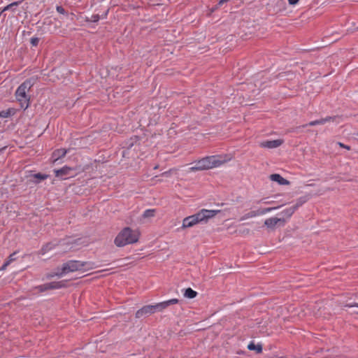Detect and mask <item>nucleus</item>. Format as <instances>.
Listing matches in <instances>:
<instances>
[{
  "instance_id": "f257e3e1",
  "label": "nucleus",
  "mask_w": 358,
  "mask_h": 358,
  "mask_svg": "<svg viewBox=\"0 0 358 358\" xmlns=\"http://www.w3.org/2000/svg\"><path fill=\"white\" fill-rule=\"evenodd\" d=\"M231 159L232 156L230 155L206 157L196 162L195 165L189 169V171L195 172L219 167L231 161Z\"/></svg>"
},
{
  "instance_id": "f03ea898",
  "label": "nucleus",
  "mask_w": 358,
  "mask_h": 358,
  "mask_svg": "<svg viewBox=\"0 0 358 358\" xmlns=\"http://www.w3.org/2000/svg\"><path fill=\"white\" fill-rule=\"evenodd\" d=\"M93 268L92 263L70 260L64 263L61 268H57L56 271L50 272L46 275L48 279L55 276L61 278L67 273L76 271H86Z\"/></svg>"
},
{
  "instance_id": "7ed1b4c3",
  "label": "nucleus",
  "mask_w": 358,
  "mask_h": 358,
  "mask_svg": "<svg viewBox=\"0 0 358 358\" xmlns=\"http://www.w3.org/2000/svg\"><path fill=\"white\" fill-rule=\"evenodd\" d=\"M140 237V232L129 227L124 228L115 237L114 243L117 247L136 243Z\"/></svg>"
},
{
  "instance_id": "20e7f679",
  "label": "nucleus",
  "mask_w": 358,
  "mask_h": 358,
  "mask_svg": "<svg viewBox=\"0 0 358 358\" xmlns=\"http://www.w3.org/2000/svg\"><path fill=\"white\" fill-rule=\"evenodd\" d=\"M178 299H172L168 301L158 303L155 305H147L139 309L136 313V317L141 318L145 315H152L155 312H161L171 305L178 303Z\"/></svg>"
},
{
  "instance_id": "39448f33",
  "label": "nucleus",
  "mask_w": 358,
  "mask_h": 358,
  "mask_svg": "<svg viewBox=\"0 0 358 358\" xmlns=\"http://www.w3.org/2000/svg\"><path fill=\"white\" fill-rule=\"evenodd\" d=\"M33 85L34 83L31 80H26L17 87L15 92V97L19 101L21 108L24 109L27 108L29 106V96L27 93Z\"/></svg>"
},
{
  "instance_id": "423d86ee",
  "label": "nucleus",
  "mask_w": 358,
  "mask_h": 358,
  "mask_svg": "<svg viewBox=\"0 0 358 358\" xmlns=\"http://www.w3.org/2000/svg\"><path fill=\"white\" fill-rule=\"evenodd\" d=\"M220 211L219 210L201 209L197 213L194 214V216L199 224L207 222L209 219L215 217Z\"/></svg>"
},
{
  "instance_id": "0eeeda50",
  "label": "nucleus",
  "mask_w": 358,
  "mask_h": 358,
  "mask_svg": "<svg viewBox=\"0 0 358 358\" xmlns=\"http://www.w3.org/2000/svg\"><path fill=\"white\" fill-rule=\"evenodd\" d=\"M277 208H278L277 207H273V208H262V209H258L256 210H251V211L245 213L244 215H243L240 218V220L243 221V220H248L250 218L255 217L257 216L263 215L270 213L272 210L277 209Z\"/></svg>"
},
{
  "instance_id": "6e6552de",
  "label": "nucleus",
  "mask_w": 358,
  "mask_h": 358,
  "mask_svg": "<svg viewBox=\"0 0 358 358\" xmlns=\"http://www.w3.org/2000/svg\"><path fill=\"white\" fill-rule=\"evenodd\" d=\"M66 286V281L62 280V281H58V282H51L41 285L38 287V289L41 292H44L48 289H57L63 288V287H65Z\"/></svg>"
},
{
  "instance_id": "1a4fd4ad",
  "label": "nucleus",
  "mask_w": 358,
  "mask_h": 358,
  "mask_svg": "<svg viewBox=\"0 0 358 358\" xmlns=\"http://www.w3.org/2000/svg\"><path fill=\"white\" fill-rule=\"evenodd\" d=\"M286 220L283 218L270 217L264 221V225L268 229H273L278 224L283 226Z\"/></svg>"
},
{
  "instance_id": "9d476101",
  "label": "nucleus",
  "mask_w": 358,
  "mask_h": 358,
  "mask_svg": "<svg viewBox=\"0 0 358 358\" xmlns=\"http://www.w3.org/2000/svg\"><path fill=\"white\" fill-rule=\"evenodd\" d=\"M283 143V141L281 139L273 140V141H265L259 143L261 148H275L280 146Z\"/></svg>"
},
{
  "instance_id": "9b49d317",
  "label": "nucleus",
  "mask_w": 358,
  "mask_h": 358,
  "mask_svg": "<svg viewBox=\"0 0 358 358\" xmlns=\"http://www.w3.org/2000/svg\"><path fill=\"white\" fill-rule=\"evenodd\" d=\"M198 224L199 223L197 222L195 217L194 216V215H192L186 217L185 218L183 219L181 228L182 229L189 228V227H192Z\"/></svg>"
},
{
  "instance_id": "f8f14e48",
  "label": "nucleus",
  "mask_w": 358,
  "mask_h": 358,
  "mask_svg": "<svg viewBox=\"0 0 358 358\" xmlns=\"http://www.w3.org/2000/svg\"><path fill=\"white\" fill-rule=\"evenodd\" d=\"M272 181L278 182L279 185H288L290 184L289 181L282 178L280 174L274 173L269 176Z\"/></svg>"
},
{
  "instance_id": "ddd939ff",
  "label": "nucleus",
  "mask_w": 358,
  "mask_h": 358,
  "mask_svg": "<svg viewBox=\"0 0 358 358\" xmlns=\"http://www.w3.org/2000/svg\"><path fill=\"white\" fill-rule=\"evenodd\" d=\"M71 170L72 169L68 166H64L60 169L55 170V176L63 178L69 175Z\"/></svg>"
},
{
  "instance_id": "4468645a",
  "label": "nucleus",
  "mask_w": 358,
  "mask_h": 358,
  "mask_svg": "<svg viewBox=\"0 0 358 358\" xmlns=\"http://www.w3.org/2000/svg\"><path fill=\"white\" fill-rule=\"evenodd\" d=\"M67 153V150L64 148L57 149L55 150L52 153V158L54 161H57L60 158L64 157L66 154Z\"/></svg>"
},
{
  "instance_id": "2eb2a0df",
  "label": "nucleus",
  "mask_w": 358,
  "mask_h": 358,
  "mask_svg": "<svg viewBox=\"0 0 358 358\" xmlns=\"http://www.w3.org/2000/svg\"><path fill=\"white\" fill-rule=\"evenodd\" d=\"M332 119L333 118L331 117H327L325 118H322V119H320V120L311 121L307 125H308V126H315V125H317V124H324L326 122L331 121Z\"/></svg>"
},
{
  "instance_id": "dca6fc26",
  "label": "nucleus",
  "mask_w": 358,
  "mask_h": 358,
  "mask_svg": "<svg viewBox=\"0 0 358 358\" xmlns=\"http://www.w3.org/2000/svg\"><path fill=\"white\" fill-rule=\"evenodd\" d=\"M296 208H297V206H292V207H290V208L283 210L281 213L283 214L284 215H285L287 218H289L293 215V213L295 212Z\"/></svg>"
},
{
  "instance_id": "f3484780",
  "label": "nucleus",
  "mask_w": 358,
  "mask_h": 358,
  "mask_svg": "<svg viewBox=\"0 0 358 358\" xmlns=\"http://www.w3.org/2000/svg\"><path fill=\"white\" fill-rule=\"evenodd\" d=\"M197 295V292L193 290L192 288H187L185 289L184 296L188 299H194Z\"/></svg>"
},
{
  "instance_id": "a211bd4d",
  "label": "nucleus",
  "mask_w": 358,
  "mask_h": 358,
  "mask_svg": "<svg viewBox=\"0 0 358 358\" xmlns=\"http://www.w3.org/2000/svg\"><path fill=\"white\" fill-rule=\"evenodd\" d=\"M16 255V252H13V254H11L8 259L4 262V264H3V266H1V270H5L6 268V267L12 262H13L15 259V255Z\"/></svg>"
},
{
  "instance_id": "6ab92c4d",
  "label": "nucleus",
  "mask_w": 358,
  "mask_h": 358,
  "mask_svg": "<svg viewBox=\"0 0 358 358\" xmlns=\"http://www.w3.org/2000/svg\"><path fill=\"white\" fill-rule=\"evenodd\" d=\"M248 348L250 350H256L257 352H261L262 351V346L261 345H256L254 343L251 342Z\"/></svg>"
},
{
  "instance_id": "aec40b11",
  "label": "nucleus",
  "mask_w": 358,
  "mask_h": 358,
  "mask_svg": "<svg viewBox=\"0 0 358 358\" xmlns=\"http://www.w3.org/2000/svg\"><path fill=\"white\" fill-rule=\"evenodd\" d=\"M155 215V209H147L144 211L143 214V217L144 218H150L153 217Z\"/></svg>"
},
{
  "instance_id": "412c9836",
  "label": "nucleus",
  "mask_w": 358,
  "mask_h": 358,
  "mask_svg": "<svg viewBox=\"0 0 358 358\" xmlns=\"http://www.w3.org/2000/svg\"><path fill=\"white\" fill-rule=\"evenodd\" d=\"M53 248H54V245L52 243H48L41 248V252L42 255H44L46 252H48V251L53 249Z\"/></svg>"
},
{
  "instance_id": "4be33fe9",
  "label": "nucleus",
  "mask_w": 358,
  "mask_h": 358,
  "mask_svg": "<svg viewBox=\"0 0 358 358\" xmlns=\"http://www.w3.org/2000/svg\"><path fill=\"white\" fill-rule=\"evenodd\" d=\"M99 18L100 17L99 15H93L90 18H89L88 17H85V21L96 22L99 20Z\"/></svg>"
},
{
  "instance_id": "5701e85b",
  "label": "nucleus",
  "mask_w": 358,
  "mask_h": 358,
  "mask_svg": "<svg viewBox=\"0 0 358 358\" xmlns=\"http://www.w3.org/2000/svg\"><path fill=\"white\" fill-rule=\"evenodd\" d=\"M18 4H19V2H17V1L13 2L7 5L6 6H5L2 11L3 12V11H6V10H8L10 9H13V8L18 6Z\"/></svg>"
},
{
  "instance_id": "b1692460",
  "label": "nucleus",
  "mask_w": 358,
  "mask_h": 358,
  "mask_svg": "<svg viewBox=\"0 0 358 358\" xmlns=\"http://www.w3.org/2000/svg\"><path fill=\"white\" fill-rule=\"evenodd\" d=\"M40 39L38 37H32L30 39V43L32 46L36 47L38 45Z\"/></svg>"
},
{
  "instance_id": "393cba45",
  "label": "nucleus",
  "mask_w": 358,
  "mask_h": 358,
  "mask_svg": "<svg viewBox=\"0 0 358 358\" xmlns=\"http://www.w3.org/2000/svg\"><path fill=\"white\" fill-rule=\"evenodd\" d=\"M34 177L35 178L39 179L40 180H43L48 178V176L41 173H36L34 175Z\"/></svg>"
},
{
  "instance_id": "a878e982",
  "label": "nucleus",
  "mask_w": 358,
  "mask_h": 358,
  "mask_svg": "<svg viewBox=\"0 0 358 358\" xmlns=\"http://www.w3.org/2000/svg\"><path fill=\"white\" fill-rule=\"evenodd\" d=\"M9 115H10V110H7V111L3 110V111L0 112V117H8Z\"/></svg>"
},
{
  "instance_id": "bb28decb",
  "label": "nucleus",
  "mask_w": 358,
  "mask_h": 358,
  "mask_svg": "<svg viewBox=\"0 0 358 358\" xmlns=\"http://www.w3.org/2000/svg\"><path fill=\"white\" fill-rule=\"evenodd\" d=\"M57 9V11L59 13H61V14H64L65 13V10L63 7L62 6H57L56 8Z\"/></svg>"
},
{
  "instance_id": "cd10ccee",
  "label": "nucleus",
  "mask_w": 358,
  "mask_h": 358,
  "mask_svg": "<svg viewBox=\"0 0 358 358\" xmlns=\"http://www.w3.org/2000/svg\"><path fill=\"white\" fill-rule=\"evenodd\" d=\"M338 145H339L340 147L343 148H345V149H347V150H350V146L346 145H345V144H343V143H340V142H339V143H338Z\"/></svg>"
},
{
  "instance_id": "c85d7f7f",
  "label": "nucleus",
  "mask_w": 358,
  "mask_h": 358,
  "mask_svg": "<svg viewBox=\"0 0 358 358\" xmlns=\"http://www.w3.org/2000/svg\"><path fill=\"white\" fill-rule=\"evenodd\" d=\"M299 0H288L289 3L291 5H295L299 2Z\"/></svg>"
},
{
  "instance_id": "c756f323",
  "label": "nucleus",
  "mask_w": 358,
  "mask_h": 358,
  "mask_svg": "<svg viewBox=\"0 0 358 358\" xmlns=\"http://www.w3.org/2000/svg\"><path fill=\"white\" fill-rule=\"evenodd\" d=\"M346 306L347 307H355V306L358 307V304H357V303H349V304H347Z\"/></svg>"
},
{
  "instance_id": "7c9ffc66",
  "label": "nucleus",
  "mask_w": 358,
  "mask_h": 358,
  "mask_svg": "<svg viewBox=\"0 0 358 358\" xmlns=\"http://www.w3.org/2000/svg\"><path fill=\"white\" fill-rule=\"evenodd\" d=\"M229 0H220L219 5H222V3L229 1Z\"/></svg>"
},
{
  "instance_id": "2f4dec72",
  "label": "nucleus",
  "mask_w": 358,
  "mask_h": 358,
  "mask_svg": "<svg viewBox=\"0 0 358 358\" xmlns=\"http://www.w3.org/2000/svg\"><path fill=\"white\" fill-rule=\"evenodd\" d=\"M171 170H170L169 171L164 172V173H163V174H162V175H163V176H169V173H171Z\"/></svg>"
},
{
  "instance_id": "473e14b6",
  "label": "nucleus",
  "mask_w": 358,
  "mask_h": 358,
  "mask_svg": "<svg viewBox=\"0 0 358 358\" xmlns=\"http://www.w3.org/2000/svg\"><path fill=\"white\" fill-rule=\"evenodd\" d=\"M357 136H358V132H357Z\"/></svg>"
}]
</instances>
